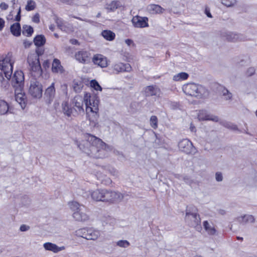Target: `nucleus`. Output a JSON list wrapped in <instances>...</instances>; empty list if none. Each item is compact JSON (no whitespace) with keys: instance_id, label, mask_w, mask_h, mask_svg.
Here are the masks:
<instances>
[{"instance_id":"bf43d9fd","label":"nucleus","mask_w":257,"mask_h":257,"mask_svg":"<svg viewBox=\"0 0 257 257\" xmlns=\"http://www.w3.org/2000/svg\"><path fill=\"white\" fill-rule=\"evenodd\" d=\"M100 15V13H98V15H97V17H99Z\"/></svg>"},{"instance_id":"09e8293b","label":"nucleus","mask_w":257,"mask_h":257,"mask_svg":"<svg viewBox=\"0 0 257 257\" xmlns=\"http://www.w3.org/2000/svg\"><path fill=\"white\" fill-rule=\"evenodd\" d=\"M50 63L48 60H46L44 62L43 66L45 68H48L49 66Z\"/></svg>"},{"instance_id":"49530a36","label":"nucleus","mask_w":257,"mask_h":257,"mask_svg":"<svg viewBox=\"0 0 257 257\" xmlns=\"http://www.w3.org/2000/svg\"><path fill=\"white\" fill-rule=\"evenodd\" d=\"M5 21L3 19L0 18V31H2V29L4 28L5 26Z\"/></svg>"},{"instance_id":"412c9836","label":"nucleus","mask_w":257,"mask_h":257,"mask_svg":"<svg viewBox=\"0 0 257 257\" xmlns=\"http://www.w3.org/2000/svg\"><path fill=\"white\" fill-rule=\"evenodd\" d=\"M22 90L21 91H18L17 88H15L16 100L19 103L21 106L23 107V105L25 104V95L22 92Z\"/></svg>"},{"instance_id":"f3484780","label":"nucleus","mask_w":257,"mask_h":257,"mask_svg":"<svg viewBox=\"0 0 257 257\" xmlns=\"http://www.w3.org/2000/svg\"><path fill=\"white\" fill-rule=\"evenodd\" d=\"M106 190H97L92 193V198L96 201L104 202Z\"/></svg>"},{"instance_id":"ddd939ff","label":"nucleus","mask_w":257,"mask_h":257,"mask_svg":"<svg viewBox=\"0 0 257 257\" xmlns=\"http://www.w3.org/2000/svg\"><path fill=\"white\" fill-rule=\"evenodd\" d=\"M186 220L189 224L194 227H197L198 226L200 225V218L199 216L196 214H187Z\"/></svg>"},{"instance_id":"8fccbe9b","label":"nucleus","mask_w":257,"mask_h":257,"mask_svg":"<svg viewBox=\"0 0 257 257\" xmlns=\"http://www.w3.org/2000/svg\"><path fill=\"white\" fill-rule=\"evenodd\" d=\"M205 14L208 17H209V18L212 17V16L209 12V10L207 9H205Z\"/></svg>"},{"instance_id":"0e129e2a","label":"nucleus","mask_w":257,"mask_h":257,"mask_svg":"<svg viewBox=\"0 0 257 257\" xmlns=\"http://www.w3.org/2000/svg\"><path fill=\"white\" fill-rule=\"evenodd\" d=\"M255 114H256V115L257 116V110L256 111Z\"/></svg>"},{"instance_id":"72a5a7b5","label":"nucleus","mask_w":257,"mask_h":257,"mask_svg":"<svg viewBox=\"0 0 257 257\" xmlns=\"http://www.w3.org/2000/svg\"><path fill=\"white\" fill-rule=\"evenodd\" d=\"M150 124L153 128H157L158 127V119L157 117L153 115L150 118Z\"/></svg>"},{"instance_id":"7ed1b4c3","label":"nucleus","mask_w":257,"mask_h":257,"mask_svg":"<svg viewBox=\"0 0 257 257\" xmlns=\"http://www.w3.org/2000/svg\"><path fill=\"white\" fill-rule=\"evenodd\" d=\"M28 62L31 70L37 75L42 74V69L39 60V56L36 54H31L28 57Z\"/></svg>"},{"instance_id":"e433bc0d","label":"nucleus","mask_w":257,"mask_h":257,"mask_svg":"<svg viewBox=\"0 0 257 257\" xmlns=\"http://www.w3.org/2000/svg\"><path fill=\"white\" fill-rule=\"evenodd\" d=\"M221 3L226 7H231L235 3V0H221Z\"/></svg>"},{"instance_id":"5fc2aeb1","label":"nucleus","mask_w":257,"mask_h":257,"mask_svg":"<svg viewBox=\"0 0 257 257\" xmlns=\"http://www.w3.org/2000/svg\"><path fill=\"white\" fill-rule=\"evenodd\" d=\"M190 129H191V131L193 132L195 130V127L191 125Z\"/></svg>"},{"instance_id":"864d4df0","label":"nucleus","mask_w":257,"mask_h":257,"mask_svg":"<svg viewBox=\"0 0 257 257\" xmlns=\"http://www.w3.org/2000/svg\"><path fill=\"white\" fill-rule=\"evenodd\" d=\"M77 43H78V41L76 40H73L72 41V43L73 44H77Z\"/></svg>"},{"instance_id":"79ce46f5","label":"nucleus","mask_w":257,"mask_h":257,"mask_svg":"<svg viewBox=\"0 0 257 257\" xmlns=\"http://www.w3.org/2000/svg\"><path fill=\"white\" fill-rule=\"evenodd\" d=\"M61 89L63 93L66 95H67V85L66 84H63L61 85Z\"/></svg>"},{"instance_id":"4be33fe9","label":"nucleus","mask_w":257,"mask_h":257,"mask_svg":"<svg viewBox=\"0 0 257 257\" xmlns=\"http://www.w3.org/2000/svg\"><path fill=\"white\" fill-rule=\"evenodd\" d=\"M12 34L16 37L20 36L21 33V29L20 23H16L13 24L10 28Z\"/></svg>"},{"instance_id":"6e6d98bb","label":"nucleus","mask_w":257,"mask_h":257,"mask_svg":"<svg viewBox=\"0 0 257 257\" xmlns=\"http://www.w3.org/2000/svg\"><path fill=\"white\" fill-rule=\"evenodd\" d=\"M24 44H25V46H26L27 45L30 46L31 45V43H27L26 42H25Z\"/></svg>"},{"instance_id":"680f3d73","label":"nucleus","mask_w":257,"mask_h":257,"mask_svg":"<svg viewBox=\"0 0 257 257\" xmlns=\"http://www.w3.org/2000/svg\"><path fill=\"white\" fill-rule=\"evenodd\" d=\"M252 73H251V74H252V73H254V70H253V69H252Z\"/></svg>"},{"instance_id":"0eeeda50","label":"nucleus","mask_w":257,"mask_h":257,"mask_svg":"<svg viewBox=\"0 0 257 257\" xmlns=\"http://www.w3.org/2000/svg\"><path fill=\"white\" fill-rule=\"evenodd\" d=\"M104 202L113 203L120 200L122 196L121 194L112 191L106 190Z\"/></svg>"},{"instance_id":"f704fd0d","label":"nucleus","mask_w":257,"mask_h":257,"mask_svg":"<svg viewBox=\"0 0 257 257\" xmlns=\"http://www.w3.org/2000/svg\"><path fill=\"white\" fill-rule=\"evenodd\" d=\"M70 208L75 212L78 211L79 209H81V208L82 206H80L79 204L76 202H71L69 204Z\"/></svg>"},{"instance_id":"c756f323","label":"nucleus","mask_w":257,"mask_h":257,"mask_svg":"<svg viewBox=\"0 0 257 257\" xmlns=\"http://www.w3.org/2000/svg\"><path fill=\"white\" fill-rule=\"evenodd\" d=\"M188 74L185 72H181L173 76V80L175 81H180L187 79Z\"/></svg>"},{"instance_id":"473e14b6","label":"nucleus","mask_w":257,"mask_h":257,"mask_svg":"<svg viewBox=\"0 0 257 257\" xmlns=\"http://www.w3.org/2000/svg\"><path fill=\"white\" fill-rule=\"evenodd\" d=\"M36 8V3L32 0H29L27 2V4L26 6V10L27 11H30L34 10Z\"/></svg>"},{"instance_id":"6ab92c4d","label":"nucleus","mask_w":257,"mask_h":257,"mask_svg":"<svg viewBox=\"0 0 257 257\" xmlns=\"http://www.w3.org/2000/svg\"><path fill=\"white\" fill-rule=\"evenodd\" d=\"M44 247L46 250H51L54 252H57L64 249V246L58 247L56 244L50 242L44 243Z\"/></svg>"},{"instance_id":"603ef678","label":"nucleus","mask_w":257,"mask_h":257,"mask_svg":"<svg viewBox=\"0 0 257 257\" xmlns=\"http://www.w3.org/2000/svg\"><path fill=\"white\" fill-rule=\"evenodd\" d=\"M148 90L150 91H152L153 89H154V87L153 86H149L148 87Z\"/></svg>"},{"instance_id":"e2e57ef3","label":"nucleus","mask_w":257,"mask_h":257,"mask_svg":"<svg viewBox=\"0 0 257 257\" xmlns=\"http://www.w3.org/2000/svg\"><path fill=\"white\" fill-rule=\"evenodd\" d=\"M112 4V5H113V4H114V5H115V3H112V4Z\"/></svg>"},{"instance_id":"9b49d317","label":"nucleus","mask_w":257,"mask_h":257,"mask_svg":"<svg viewBox=\"0 0 257 257\" xmlns=\"http://www.w3.org/2000/svg\"><path fill=\"white\" fill-rule=\"evenodd\" d=\"M92 62L101 68L106 67L108 65L107 58L101 54L95 55L92 58Z\"/></svg>"},{"instance_id":"1a4fd4ad","label":"nucleus","mask_w":257,"mask_h":257,"mask_svg":"<svg viewBox=\"0 0 257 257\" xmlns=\"http://www.w3.org/2000/svg\"><path fill=\"white\" fill-rule=\"evenodd\" d=\"M179 149L180 151L187 154H190L193 150V145L188 139H184L181 141L178 144Z\"/></svg>"},{"instance_id":"4c0bfd02","label":"nucleus","mask_w":257,"mask_h":257,"mask_svg":"<svg viewBox=\"0 0 257 257\" xmlns=\"http://www.w3.org/2000/svg\"><path fill=\"white\" fill-rule=\"evenodd\" d=\"M254 220L252 216H244L242 219L241 222L244 223L248 221L253 222Z\"/></svg>"},{"instance_id":"a18cd8bd","label":"nucleus","mask_w":257,"mask_h":257,"mask_svg":"<svg viewBox=\"0 0 257 257\" xmlns=\"http://www.w3.org/2000/svg\"><path fill=\"white\" fill-rule=\"evenodd\" d=\"M8 8V5L5 3H2L1 4H0V8L2 10H6Z\"/></svg>"},{"instance_id":"9d476101","label":"nucleus","mask_w":257,"mask_h":257,"mask_svg":"<svg viewBox=\"0 0 257 257\" xmlns=\"http://www.w3.org/2000/svg\"><path fill=\"white\" fill-rule=\"evenodd\" d=\"M76 59L80 63L85 64L90 61V54L86 51H79L75 53Z\"/></svg>"},{"instance_id":"052dcab7","label":"nucleus","mask_w":257,"mask_h":257,"mask_svg":"<svg viewBox=\"0 0 257 257\" xmlns=\"http://www.w3.org/2000/svg\"><path fill=\"white\" fill-rule=\"evenodd\" d=\"M55 36L56 37H57V38H58V35H57V34H55Z\"/></svg>"},{"instance_id":"ea45409f","label":"nucleus","mask_w":257,"mask_h":257,"mask_svg":"<svg viewBox=\"0 0 257 257\" xmlns=\"http://www.w3.org/2000/svg\"><path fill=\"white\" fill-rule=\"evenodd\" d=\"M222 92H223V95L224 96H226L225 98L226 99H229L231 98V96H232L231 94L230 93H229L227 89L223 88V90H222Z\"/></svg>"},{"instance_id":"5701e85b","label":"nucleus","mask_w":257,"mask_h":257,"mask_svg":"<svg viewBox=\"0 0 257 257\" xmlns=\"http://www.w3.org/2000/svg\"><path fill=\"white\" fill-rule=\"evenodd\" d=\"M148 10L152 14L162 13L164 10L160 6L157 5H151L149 6Z\"/></svg>"},{"instance_id":"c85d7f7f","label":"nucleus","mask_w":257,"mask_h":257,"mask_svg":"<svg viewBox=\"0 0 257 257\" xmlns=\"http://www.w3.org/2000/svg\"><path fill=\"white\" fill-rule=\"evenodd\" d=\"M23 34L27 37L31 36L34 32L33 28L30 26L25 25L23 26Z\"/></svg>"},{"instance_id":"f03ea898","label":"nucleus","mask_w":257,"mask_h":257,"mask_svg":"<svg viewBox=\"0 0 257 257\" xmlns=\"http://www.w3.org/2000/svg\"><path fill=\"white\" fill-rule=\"evenodd\" d=\"M15 60L11 54L8 53L5 57L0 61V69L3 71L5 77L10 79L13 73V65Z\"/></svg>"},{"instance_id":"4d7b16f0","label":"nucleus","mask_w":257,"mask_h":257,"mask_svg":"<svg viewBox=\"0 0 257 257\" xmlns=\"http://www.w3.org/2000/svg\"><path fill=\"white\" fill-rule=\"evenodd\" d=\"M75 18H76V19H79V20H81V21H86V22H88V21L85 20H82V19H81L80 18L75 17Z\"/></svg>"},{"instance_id":"bb28decb","label":"nucleus","mask_w":257,"mask_h":257,"mask_svg":"<svg viewBox=\"0 0 257 257\" xmlns=\"http://www.w3.org/2000/svg\"><path fill=\"white\" fill-rule=\"evenodd\" d=\"M55 93V84L54 83H52L51 85L46 89L45 94L47 96L52 97L54 96Z\"/></svg>"},{"instance_id":"b1692460","label":"nucleus","mask_w":257,"mask_h":257,"mask_svg":"<svg viewBox=\"0 0 257 257\" xmlns=\"http://www.w3.org/2000/svg\"><path fill=\"white\" fill-rule=\"evenodd\" d=\"M62 110L63 113L68 116L73 114V109L69 105L67 102H64L62 104Z\"/></svg>"},{"instance_id":"2eb2a0df","label":"nucleus","mask_w":257,"mask_h":257,"mask_svg":"<svg viewBox=\"0 0 257 257\" xmlns=\"http://www.w3.org/2000/svg\"><path fill=\"white\" fill-rule=\"evenodd\" d=\"M73 103L76 107V112L77 114L84 112L83 99L82 96H76L73 99Z\"/></svg>"},{"instance_id":"39448f33","label":"nucleus","mask_w":257,"mask_h":257,"mask_svg":"<svg viewBox=\"0 0 257 257\" xmlns=\"http://www.w3.org/2000/svg\"><path fill=\"white\" fill-rule=\"evenodd\" d=\"M87 141L92 144L91 150L93 152H98L105 148V144L100 139L92 136L88 135Z\"/></svg>"},{"instance_id":"393cba45","label":"nucleus","mask_w":257,"mask_h":257,"mask_svg":"<svg viewBox=\"0 0 257 257\" xmlns=\"http://www.w3.org/2000/svg\"><path fill=\"white\" fill-rule=\"evenodd\" d=\"M101 35L105 40L109 41L113 40L115 37V35L113 32L107 30L103 31Z\"/></svg>"},{"instance_id":"7c9ffc66","label":"nucleus","mask_w":257,"mask_h":257,"mask_svg":"<svg viewBox=\"0 0 257 257\" xmlns=\"http://www.w3.org/2000/svg\"><path fill=\"white\" fill-rule=\"evenodd\" d=\"M203 225L205 229L208 233L210 234H214L215 233V228L213 227L210 226L207 221L203 222Z\"/></svg>"},{"instance_id":"a211bd4d","label":"nucleus","mask_w":257,"mask_h":257,"mask_svg":"<svg viewBox=\"0 0 257 257\" xmlns=\"http://www.w3.org/2000/svg\"><path fill=\"white\" fill-rule=\"evenodd\" d=\"M131 69V67L128 64H124L122 63H118L113 66V70L117 72L128 71Z\"/></svg>"},{"instance_id":"423d86ee","label":"nucleus","mask_w":257,"mask_h":257,"mask_svg":"<svg viewBox=\"0 0 257 257\" xmlns=\"http://www.w3.org/2000/svg\"><path fill=\"white\" fill-rule=\"evenodd\" d=\"M13 86L15 88H17L18 91H21L23 89L24 82V75L21 71H17L15 72L13 77Z\"/></svg>"},{"instance_id":"de8ad7c7","label":"nucleus","mask_w":257,"mask_h":257,"mask_svg":"<svg viewBox=\"0 0 257 257\" xmlns=\"http://www.w3.org/2000/svg\"><path fill=\"white\" fill-rule=\"evenodd\" d=\"M29 228V226H27L25 225H22L20 227V230L22 231H25L27 230Z\"/></svg>"},{"instance_id":"3c124183","label":"nucleus","mask_w":257,"mask_h":257,"mask_svg":"<svg viewBox=\"0 0 257 257\" xmlns=\"http://www.w3.org/2000/svg\"><path fill=\"white\" fill-rule=\"evenodd\" d=\"M125 42L126 44H127V45H128V46L131 45V44L133 43L132 40H131L130 39H126V40H125Z\"/></svg>"},{"instance_id":"f257e3e1","label":"nucleus","mask_w":257,"mask_h":257,"mask_svg":"<svg viewBox=\"0 0 257 257\" xmlns=\"http://www.w3.org/2000/svg\"><path fill=\"white\" fill-rule=\"evenodd\" d=\"M99 100L97 98H92L88 104L86 102V112L87 118L90 121L95 123L98 118Z\"/></svg>"},{"instance_id":"c03bdc74","label":"nucleus","mask_w":257,"mask_h":257,"mask_svg":"<svg viewBox=\"0 0 257 257\" xmlns=\"http://www.w3.org/2000/svg\"><path fill=\"white\" fill-rule=\"evenodd\" d=\"M21 9L19 8V11L18 12V14L17 15V16H16L15 17V20L16 21H20V20H21Z\"/></svg>"},{"instance_id":"c9c22d12","label":"nucleus","mask_w":257,"mask_h":257,"mask_svg":"<svg viewBox=\"0 0 257 257\" xmlns=\"http://www.w3.org/2000/svg\"><path fill=\"white\" fill-rule=\"evenodd\" d=\"M90 86L96 90L101 91L102 88L97 81L95 80H92L90 82Z\"/></svg>"},{"instance_id":"f8f14e48","label":"nucleus","mask_w":257,"mask_h":257,"mask_svg":"<svg viewBox=\"0 0 257 257\" xmlns=\"http://www.w3.org/2000/svg\"><path fill=\"white\" fill-rule=\"evenodd\" d=\"M184 92L187 95L196 96L198 93V86L194 83H189L183 87Z\"/></svg>"},{"instance_id":"dca6fc26","label":"nucleus","mask_w":257,"mask_h":257,"mask_svg":"<svg viewBox=\"0 0 257 257\" xmlns=\"http://www.w3.org/2000/svg\"><path fill=\"white\" fill-rule=\"evenodd\" d=\"M85 208L82 206L81 209L73 213V217L77 221H85L88 219V215L86 214Z\"/></svg>"},{"instance_id":"a878e982","label":"nucleus","mask_w":257,"mask_h":257,"mask_svg":"<svg viewBox=\"0 0 257 257\" xmlns=\"http://www.w3.org/2000/svg\"><path fill=\"white\" fill-rule=\"evenodd\" d=\"M34 43L37 47H40L44 45L46 43V39L44 35H37L34 39Z\"/></svg>"},{"instance_id":"13d9d810","label":"nucleus","mask_w":257,"mask_h":257,"mask_svg":"<svg viewBox=\"0 0 257 257\" xmlns=\"http://www.w3.org/2000/svg\"><path fill=\"white\" fill-rule=\"evenodd\" d=\"M237 239H242V237H237Z\"/></svg>"},{"instance_id":"cd10ccee","label":"nucleus","mask_w":257,"mask_h":257,"mask_svg":"<svg viewBox=\"0 0 257 257\" xmlns=\"http://www.w3.org/2000/svg\"><path fill=\"white\" fill-rule=\"evenodd\" d=\"M9 110V105L5 101L0 100V114L6 113Z\"/></svg>"},{"instance_id":"4468645a","label":"nucleus","mask_w":257,"mask_h":257,"mask_svg":"<svg viewBox=\"0 0 257 257\" xmlns=\"http://www.w3.org/2000/svg\"><path fill=\"white\" fill-rule=\"evenodd\" d=\"M82 232L83 233L82 237L86 239H96L99 235V232L97 231H95L91 229H83Z\"/></svg>"},{"instance_id":"2f4dec72","label":"nucleus","mask_w":257,"mask_h":257,"mask_svg":"<svg viewBox=\"0 0 257 257\" xmlns=\"http://www.w3.org/2000/svg\"><path fill=\"white\" fill-rule=\"evenodd\" d=\"M198 117L199 119L201 120H212L215 121H217L218 120V118L217 116H214L213 117H211L209 115H205V116H203L202 112H200L198 114Z\"/></svg>"},{"instance_id":"aec40b11","label":"nucleus","mask_w":257,"mask_h":257,"mask_svg":"<svg viewBox=\"0 0 257 257\" xmlns=\"http://www.w3.org/2000/svg\"><path fill=\"white\" fill-rule=\"evenodd\" d=\"M52 71L54 73H62L63 67L61 65L60 62L57 59H54L52 63Z\"/></svg>"},{"instance_id":"37998d69","label":"nucleus","mask_w":257,"mask_h":257,"mask_svg":"<svg viewBox=\"0 0 257 257\" xmlns=\"http://www.w3.org/2000/svg\"><path fill=\"white\" fill-rule=\"evenodd\" d=\"M216 180L217 181H221L222 180V174L220 173H216Z\"/></svg>"},{"instance_id":"20e7f679","label":"nucleus","mask_w":257,"mask_h":257,"mask_svg":"<svg viewBox=\"0 0 257 257\" xmlns=\"http://www.w3.org/2000/svg\"><path fill=\"white\" fill-rule=\"evenodd\" d=\"M29 93L34 98H41L43 93V86L41 83L36 80H31Z\"/></svg>"},{"instance_id":"6e6552de","label":"nucleus","mask_w":257,"mask_h":257,"mask_svg":"<svg viewBox=\"0 0 257 257\" xmlns=\"http://www.w3.org/2000/svg\"><path fill=\"white\" fill-rule=\"evenodd\" d=\"M132 22L135 27L144 28L148 26V19L147 17L136 16L133 18Z\"/></svg>"},{"instance_id":"58836bf2","label":"nucleus","mask_w":257,"mask_h":257,"mask_svg":"<svg viewBox=\"0 0 257 257\" xmlns=\"http://www.w3.org/2000/svg\"><path fill=\"white\" fill-rule=\"evenodd\" d=\"M117 244L121 247H126L128 246L129 242L126 240H119L117 242Z\"/></svg>"},{"instance_id":"a19ab883","label":"nucleus","mask_w":257,"mask_h":257,"mask_svg":"<svg viewBox=\"0 0 257 257\" xmlns=\"http://www.w3.org/2000/svg\"><path fill=\"white\" fill-rule=\"evenodd\" d=\"M32 21L35 23H39L40 22V15L38 13H36L32 18Z\"/></svg>"}]
</instances>
